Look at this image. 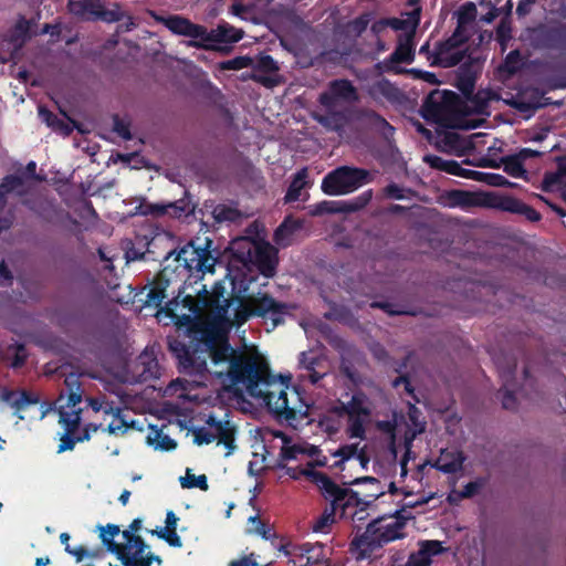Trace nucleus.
I'll return each instance as SVG.
<instances>
[{
  "label": "nucleus",
  "instance_id": "45",
  "mask_svg": "<svg viewBox=\"0 0 566 566\" xmlns=\"http://www.w3.org/2000/svg\"><path fill=\"white\" fill-rule=\"evenodd\" d=\"M496 41L500 43L502 51L506 49L507 43L512 39V27L511 21L507 18H503L495 30Z\"/></svg>",
  "mask_w": 566,
  "mask_h": 566
},
{
  "label": "nucleus",
  "instance_id": "59",
  "mask_svg": "<svg viewBox=\"0 0 566 566\" xmlns=\"http://www.w3.org/2000/svg\"><path fill=\"white\" fill-rule=\"evenodd\" d=\"M214 219L221 221H234L239 213L237 209L230 208L226 205H218L213 210Z\"/></svg>",
  "mask_w": 566,
  "mask_h": 566
},
{
  "label": "nucleus",
  "instance_id": "61",
  "mask_svg": "<svg viewBox=\"0 0 566 566\" xmlns=\"http://www.w3.org/2000/svg\"><path fill=\"white\" fill-rule=\"evenodd\" d=\"M419 546L426 552V554L432 558L446 552L442 543L437 539H424L419 542Z\"/></svg>",
  "mask_w": 566,
  "mask_h": 566
},
{
  "label": "nucleus",
  "instance_id": "20",
  "mask_svg": "<svg viewBox=\"0 0 566 566\" xmlns=\"http://www.w3.org/2000/svg\"><path fill=\"white\" fill-rule=\"evenodd\" d=\"M455 97V94L451 91H433L424 99L423 107L426 111V117H437L441 115L444 107L449 104L450 98Z\"/></svg>",
  "mask_w": 566,
  "mask_h": 566
},
{
  "label": "nucleus",
  "instance_id": "46",
  "mask_svg": "<svg viewBox=\"0 0 566 566\" xmlns=\"http://www.w3.org/2000/svg\"><path fill=\"white\" fill-rule=\"evenodd\" d=\"M153 563L161 566L163 558L159 555L145 551V553L135 554V557L128 562V566H151Z\"/></svg>",
  "mask_w": 566,
  "mask_h": 566
},
{
  "label": "nucleus",
  "instance_id": "8",
  "mask_svg": "<svg viewBox=\"0 0 566 566\" xmlns=\"http://www.w3.org/2000/svg\"><path fill=\"white\" fill-rule=\"evenodd\" d=\"M468 40L469 38L464 34L462 27L457 25L448 39L437 43L433 51V61H431L430 64L444 69L460 64L467 56L468 49H459L465 44Z\"/></svg>",
  "mask_w": 566,
  "mask_h": 566
},
{
  "label": "nucleus",
  "instance_id": "17",
  "mask_svg": "<svg viewBox=\"0 0 566 566\" xmlns=\"http://www.w3.org/2000/svg\"><path fill=\"white\" fill-rule=\"evenodd\" d=\"M30 188L25 184V178L18 175V172L4 176L0 180V206L7 205L8 195H15L17 197H24L29 193Z\"/></svg>",
  "mask_w": 566,
  "mask_h": 566
},
{
  "label": "nucleus",
  "instance_id": "38",
  "mask_svg": "<svg viewBox=\"0 0 566 566\" xmlns=\"http://www.w3.org/2000/svg\"><path fill=\"white\" fill-rule=\"evenodd\" d=\"M501 161L504 166V171L507 175L514 178H522L525 176L526 170L523 163L515 154L503 157Z\"/></svg>",
  "mask_w": 566,
  "mask_h": 566
},
{
  "label": "nucleus",
  "instance_id": "50",
  "mask_svg": "<svg viewBox=\"0 0 566 566\" xmlns=\"http://www.w3.org/2000/svg\"><path fill=\"white\" fill-rule=\"evenodd\" d=\"M495 98L496 95L493 91L480 90L473 95L471 101L474 104L476 111L479 113H483V111L489 106V103Z\"/></svg>",
  "mask_w": 566,
  "mask_h": 566
},
{
  "label": "nucleus",
  "instance_id": "40",
  "mask_svg": "<svg viewBox=\"0 0 566 566\" xmlns=\"http://www.w3.org/2000/svg\"><path fill=\"white\" fill-rule=\"evenodd\" d=\"M167 203L168 209L170 210L169 214L176 218H180L181 216H188L193 211V206H191L187 192H185L184 198Z\"/></svg>",
  "mask_w": 566,
  "mask_h": 566
},
{
  "label": "nucleus",
  "instance_id": "4",
  "mask_svg": "<svg viewBox=\"0 0 566 566\" xmlns=\"http://www.w3.org/2000/svg\"><path fill=\"white\" fill-rule=\"evenodd\" d=\"M165 27L175 34L191 38L190 46L198 49L212 48L209 43H237L243 38V31L222 23L208 32L207 28L192 23L180 15H170L164 21Z\"/></svg>",
  "mask_w": 566,
  "mask_h": 566
},
{
  "label": "nucleus",
  "instance_id": "36",
  "mask_svg": "<svg viewBox=\"0 0 566 566\" xmlns=\"http://www.w3.org/2000/svg\"><path fill=\"white\" fill-rule=\"evenodd\" d=\"M360 118L368 124L369 126L382 130L384 133L386 130L392 133L394 127L384 118L380 114H378L376 111L373 109H364L361 111Z\"/></svg>",
  "mask_w": 566,
  "mask_h": 566
},
{
  "label": "nucleus",
  "instance_id": "56",
  "mask_svg": "<svg viewBox=\"0 0 566 566\" xmlns=\"http://www.w3.org/2000/svg\"><path fill=\"white\" fill-rule=\"evenodd\" d=\"M99 538L106 549L109 552V542H115L114 537L120 533V528L116 524H107L106 526H99Z\"/></svg>",
  "mask_w": 566,
  "mask_h": 566
},
{
  "label": "nucleus",
  "instance_id": "15",
  "mask_svg": "<svg viewBox=\"0 0 566 566\" xmlns=\"http://www.w3.org/2000/svg\"><path fill=\"white\" fill-rule=\"evenodd\" d=\"M256 268L265 277L275 275L277 266V251L270 243H263L255 248L254 259Z\"/></svg>",
  "mask_w": 566,
  "mask_h": 566
},
{
  "label": "nucleus",
  "instance_id": "43",
  "mask_svg": "<svg viewBox=\"0 0 566 566\" xmlns=\"http://www.w3.org/2000/svg\"><path fill=\"white\" fill-rule=\"evenodd\" d=\"M357 452V443L340 446L335 452H333V457L339 458V460L336 461L333 467L343 470L344 462L355 457Z\"/></svg>",
  "mask_w": 566,
  "mask_h": 566
},
{
  "label": "nucleus",
  "instance_id": "5",
  "mask_svg": "<svg viewBox=\"0 0 566 566\" xmlns=\"http://www.w3.org/2000/svg\"><path fill=\"white\" fill-rule=\"evenodd\" d=\"M389 516L396 520L382 525L381 522L385 520V516L375 518L368 523L366 531L361 535L356 536L352 541V548L355 547L359 551L357 559H364L385 544L405 537L402 530L406 526V518L401 515V511H396Z\"/></svg>",
  "mask_w": 566,
  "mask_h": 566
},
{
  "label": "nucleus",
  "instance_id": "51",
  "mask_svg": "<svg viewBox=\"0 0 566 566\" xmlns=\"http://www.w3.org/2000/svg\"><path fill=\"white\" fill-rule=\"evenodd\" d=\"M65 552L72 556L75 557L76 562H82L84 557H92V558H101L103 555V552L101 548H96L94 551H88L86 547L80 545L75 548L71 547L70 545H66L64 548Z\"/></svg>",
  "mask_w": 566,
  "mask_h": 566
},
{
  "label": "nucleus",
  "instance_id": "19",
  "mask_svg": "<svg viewBox=\"0 0 566 566\" xmlns=\"http://www.w3.org/2000/svg\"><path fill=\"white\" fill-rule=\"evenodd\" d=\"M0 397L1 400L9 403L15 412L23 411L29 406L39 403V398L27 390L15 391L12 389H4Z\"/></svg>",
  "mask_w": 566,
  "mask_h": 566
},
{
  "label": "nucleus",
  "instance_id": "47",
  "mask_svg": "<svg viewBox=\"0 0 566 566\" xmlns=\"http://www.w3.org/2000/svg\"><path fill=\"white\" fill-rule=\"evenodd\" d=\"M124 14L118 4H114L112 9H106L101 2L96 21L101 20L104 22H118L123 19Z\"/></svg>",
  "mask_w": 566,
  "mask_h": 566
},
{
  "label": "nucleus",
  "instance_id": "22",
  "mask_svg": "<svg viewBox=\"0 0 566 566\" xmlns=\"http://www.w3.org/2000/svg\"><path fill=\"white\" fill-rule=\"evenodd\" d=\"M102 0H69V11L86 21H96Z\"/></svg>",
  "mask_w": 566,
  "mask_h": 566
},
{
  "label": "nucleus",
  "instance_id": "32",
  "mask_svg": "<svg viewBox=\"0 0 566 566\" xmlns=\"http://www.w3.org/2000/svg\"><path fill=\"white\" fill-rule=\"evenodd\" d=\"M315 119L326 129L340 133L346 125V116L343 112L328 111L324 115L315 116Z\"/></svg>",
  "mask_w": 566,
  "mask_h": 566
},
{
  "label": "nucleus",
  "instance_id": "31",
  "mask_svg": "<svg viewBox=\"0 0 566 566\" xmlns=\"http://www.w3.org/2000/svg\"><path fill=\"white\" fill-rule=\"evenodd\" d=\"M371 308H378L384 311L390 316L397 315H408V316H417L420 311L403 304H396L387 301H373L370 303Z\"/></svg>",
  "mask_w": 566,
  "mask_h": 566
},
{
  "label": "nucleus",
  "instance_id": "34",
  "mask_svg": "<svg viewBox=\"0 0 566 566\" xmlns=\"http://www.w3.org/2000/svg\"><path fill=\"white\" fill-rule=\"evenodd\" d=\"M307 175L306 168L300 169L294 175L284 197V201L286 203H291L300 199L301 192L306 186Z\"/></svg>",
  "mask_w": 566,
  "mask_h": 566
},
{
  "label": "nucleus",
  "instance_id": "1",
  "mask_svg": "<svg viewBox=\"0 0 566 566\" xmlns=\"http://www.w3.org/2000/svg\"><path fill=\"white\" fill-rule=\"evenodd\" d=\"M169 349L178 359L179 370L190 376L209 373L230 386L243 385L250 396L261 398L270 413L280 423L293 429L310 424L312 406L300 389L290 386L291 377L274 376L266 359L259 353L234 349L227 337L205 332L199 343L188 346L179 339L169 342Z\"/></svg>",
  "mask_w": 566,
  "mask_h": 566
},
{
  "label": "nucleus",
  "instance_id": "21",
  "mask_svg": "<svg viewBox=\"0 0 566 566\" xmlns=\"http://www.w3.org/2000/svg\"><path fill=\"white\" fill-rule=\"evenodd\" d=\"M227 291L222 282L214 283L206 305L211 307L218 315H227L232 305V296H226Z\"/></svg>",
  "mask_w": 566,
  "mask_h": 566
},
{
  "label": "nucleus",
  "instance_id": "57",
  "mask_svg": "<svg viewBox=\"0 0 566 566\" xmlns=\"http://www.w3.org/2000/svg\"><path fill=\"white\" fill-rule=\"evenodd\" d=\"M485 481L483 479H476L471 481L463 486V490L455 492L458 500L471 499L483 488Z\"/></svg>",
  "mask_w": 566,
  "mask_h": 566
},
{
  "label": "nucleus",
  "instance_id": "2",
  "mask_svg": "<svg viewBox=\"0 0 566 566\" xmlns=\"http://www.w3.org/2000/svg\"><path fill=\"white\" fill-rule=\"evenodd\" d=\"M302 474L310 479L319 489L324 499L329 502V506L324 510L313 525V531L316 533H326L335 522L337 513L344 517L347 515L348 509L356 507L361 503L358 492L340 488L324 472L305 469Z\"/></svg>",
  "mask_w": 566,
  "mask_h": 566
},
{
  "label": "nucleus",
  "instance_id": "25",
  "mask_svg": "<svg viewBox=\"0 0 566 566\" xmlns=\"http://www.w3.org/2000/svg\"><path fill=\"white\" fill-rule=\"evenodd\" d=\"M455 86L465 96L473 93L475 86V74L472 71L471 62H464L460 65L455 77Z\"/></svg>",
  "mask_w": 566,
  "mask_h": 566
},
{
  "label": "nucleus",
  "instance_id": "18",
  "mask_svg": "<svg viewBox=\"0 0 566 566\" xmlns=\"http://www.w3.org/2000/svg\"><path fill=\"white\" fill-rule=\"evenodd\" d=\"M464 461L465 457L462 451L442 450L432 467L442 473L453 474L462 470Z\"/></svg>",
  "mask_w": 566,
  "mask_h": 566
},
{
  "label": "nucleus",
  "instance_id": "33",
  "mask_svg": "<svg viewBox=\"0 0 566 566\" xmlns=\"http://www.w3.org/2000/svg\"><path fill=\"white\" fill-rule=\"evenodd\" d=\"M373 195V189H368L349 200L338 201L342 213H353L363 210L371 201Z\"/></svg>",
  "mask_w": 566,
  "mask_h": 566
},
{
  "label": "nucleus",
  "instance_id": "39",
  "mask_svg": "<svg viewBox=\"0 0 566 566\" xmlns=\"http://www.w3.org/2000/svg\"><path fill=\"white\" fill-rule=\"evenodd\" d=\"M180 484L184 489L198 488L201 491H208L209 489L207 476L205 474L197 476L191 473L190 469H187L186 475L180 478Z\"/></svg>",
  "mask_w": 566,
  "mask_h": 566
},
{
  "label": "nucleus",
  "instance_id": "12",
  "mask_svg": "<svg viewBox=\"0 0 566 566\" xmlns=\"http://www.w3.org/2000/svg\"><path fill=\"white\" fill-rule=\"evenodd\" d=\"M174 272L175 270L170 271L169 266H165L153 277L148 285L144 287V291L147 290L144 301L146 307L163 308L161 304L164 300L167 298V290L171 284L170 276Z\"/></svg>",
  "mask_w": 566,
  "mask_h": 566
},
{
  "label": "nucleus",
  "instance_id": "16",
  "mask_svg": "<svg viewBox=\"0 0 566 566\" xmlns=\"http://www.w3.org/2000/svg\"><path fill=\"white\" fill-rule=\"evenodd\" d=\"M543 91L537 87H527L520 92L510 105L521 113L534 114L541 108Z\"/></svg>",
  "mask_w": 566,
  "mask_h": 566
},
{
  "label": "nucleus",
  "instance_id": "35",
  "mask_svg": "<svg viewBox=\"0 0 566 566\" xmlns=\"http://www.w3.org/2000/svg\"><path fill=\"white\" fill-rule=\"evenodd\" d=\"M64 384L67 390L66 406L75 407L82 401V389L78 375L73 373L69 374L64 379Z\"/></svg>",
  "mask_w": 566,
  "mask_h": 566
},
{
  "label": "nucleus",
  "instance_id": "55",
  "mask_svg": "<svg viewBox=\"0 0 566 566\" xmlns=\"http://www.w3.org/2000/svg\"><path fill=\"white\" fill-rule=\"evenodd\" d=\"M140 213L144 216H155L160 217L164 214H169L170 210L168 209V203H142L139 206Z\"/></svg>",
  "mask_w": 566,
  "mask_h": 566
},
{
  "label": "nucleus",
  "instance_id": "23",
  "mask_svg": "<svg viewBox=\"0 0 566 566\" xmlns=\"http://www.w3.org/2000/svg\"><path fill=\"white\" fill-rule=\"evenodd\" d=\"M367 397L363 391L355 392L350 400L342 403L339 411L348 416V418H363L370 413L367 407Z\"/></svg>",
  "mask_w": 566,
  "mask_h": 566
},
{
  "label": "nucleus",
  "instance_id": "44",
  "mask_svg": "<svg viewBox=\"0 0 566 566\" xmlns=\"http://www.w3.org/2000/svg\"><path fill=\"white\" fill-rule=\"evenodd\" d=\"M59 422L64 426L65 432L75 433L80 426V413L78 412H69L63 409L59 411Z\"/></svg>",
  "mask_w": 566,
  "mask_h": 566
},
{
  "label": "nucleus",
  "instance_id": "9",
  "mask_svg": "<svg viewBox=\"0 0 566 566\" xmlns=\"http://www.w3.org/2000/svg\"><path fill=\"white\" fill-rule=\"evenodd\" d=\"M287 311L285 303L276 301L273 296L264 293L256 296H249L242 304V313L244 318L263 317L270 318L273 326H277L284 322L283 315Z\"/></svg>",
  "mask_w": 566,
  "mask_h": 566
},
{
  "label": "nucleus",
  "instance_id": "63",
  "mask_svg": "<svg viewBox=\"0 0 566 566\" xmlns=\"http://www.w3.org/2000/svg\"><path fill=\"white\" fill-rule=\"evenodd\" d=\"M113 130L125 140L133 138L129 123L122 119L118 115L113 116Z\"/></svg>",
  "mask_w": 566,
  "mask_h": 566
},
{
  "label": "nucleus",
  "instance_id": "54",
  "mask_svg": "<svg viewBox=\"0 0 566 566\" xmlns=\"http://www.w3.org/2000/svg\"><path fill=\"white\" fill-rule=\"evenodd\" d=\"M156 241H157V239H153L151 241L146 242L145 243L147 245L146 250L136 248L135 245H132V247L127 248V250L125 252V256H126L127 262L144 260L146 253H151L153 252L150 250V248L156 244Z\"/></svg>",
  "mask_w": 566,
  "mask_h": 566
},
{
  "label": "nucleus",
  "instance_id": "7",
  "mask_svg": "<svg viewBox=\"0 0 566 566\" xmlns=\"http://www.w3.org/2000/svg\"><path fill=\"white\" fill-rule=\"evenodd\" d=\"M211 244L212 241L209 239H207L205 247H195L193 243H189L177 253L175 250L168 251L165 255V260L175 255V261L178 263L176 269L182 266L188 273L200 274L198 277L202 279L206 273L214 272V266L219 259L213 254Z\"/></svg>",
  "mask_w": 566,
  "mask_h": 566
},
{
  "label": "nucleus",
  "instance_id": "30",
  "mask_svg": "<svg viewBox=\"0 0 566 566\" xmlns=\"http://www.w3.org/2000/svg\"><path fill=\"white\" fill-rule=\"evenodd\" d=\"M328 88L338 99L346 102H355L358 99L357 91L349 80H334L329 83Z\"/></svg>",
  "mask_w": 566,
  "mask_h": 566
},
{
  "label": "nucleus",
  "instance_id": "62",
  "mask_svg": "<svg viewBox=\"0 0 566 566\" xmlns=\"http://www.w3.org/2000/svg\"><path fill=\"white\" fill-rule=\"evenodd\" d=\"M476 7L473 2H465L459 10L458 25L471 22L475 19Z\"/></svg>",
  "mask_w": 566,
  "mask_h": 566
},
{
  "label": "nucleus",
  "instance_id": "24",
  "mask_svg": "<svg viewBox=\"0 0 566 566\" xmlns=\"http://www.w3.org/2000/svg\"><path fill=\"white\" fill-rule=\"evenodd\" d=\"M179 304H181L182 307L188 310L191 314H197L200 310L198 301L190 294L184 295V290L181 287L178 289V294L166 303V314L174 317L175 311Z\"/></svg>",
  "mask_w": 566,
  "mask_h": 566
},
{
  "label": "nucleus",
  "instance_id": "42",
  "mask_svg": "<svg viewBox=\"0 0 566 566\" xmlns=\"http://www.w3.org/2000/svg\"><path fill=\"white\" fill-rule=\"evenodd\" d=\"M235 426L231 422L226 429L220 431L219 434H216L218 444H223L228 449L227 455L231 454L235 449Z\"/></svg>",
  "mask_w": 566,
  "mask_h": 566
},
{
  "label": "nucleus",
  "instance_id": "29",
  "mask_svg": "<svg viewBox=\"0 0 566 566\" xmlns=\"http://www.w3.org/2000/svg\"><path fill=\"white\" fill-rule=\"evenodd\" d=\"M301 228V222L291 217H286L274 232V241L276 244L285 247L289 244L291 237Z\"/></svg>",
  "mask_w": 566,
  "mask_h": 566
},
{
  "label": "nucleus",
  "instance_id": "27",
  "mask_svg": "<svg viewBox=\"0 0 566 566\" xmlns=\"http://www.w3.org/2000/svg\"><path fill=\"white\" fill-rule=\"evenodd\" d=\"M39 117L48 125V127L63 136H69L73 132V127L69 123L57 117V115L52 113L45 106H39Z\"/></svg>",
  "mask_w": 566,
  "mask_h": 566
},
{
  "label": "nucleus",
  "instance_id": "48",
  "mask_svg": "<svg viewBox=\"0 0 566 566\" xmlns=\"http://www.w3.org/2000/svg\"><path fill=\"white\" fill-rule=\"evenodd\" d=\"M382 196L387 199H394V200H402L406 198V193L408 195H415V191L410 188H402L399 185L395 182L388 184L385 188L381 190Z\"/></svg>",
  "mask_w": 566,
  "mask_h": 566
},
{
  "label": "nucleus",
  "instance_id": "52",
  "mask_svg": "<svg viewBox=\"0 0 566 566\" xmlns=\"http://www.w3.org/2000/svg\"><path fill=\"white\" fill-rule=\"evenodd\" d=\"M254 70L262 73H274L279 71V66L271 55L261 54L255 61Z\"/></svg>",
  "mask_w": 566,
  "mask_h": 566
},
{
  "label": "nucleus",
  "instance_id": "6",
  "mask_svg": "<svg viewBox=\"0 0 566 566\" xmlns=\"http://www.w3.org/2000/svg\"><path fill=\"white\" fill-rule=\"evenodd\" d=\"M373 180L374 176L368 169L344 165L324 176L321 189L327 196H344L358 190Z\"/></svg>",
  "mask_w": 566,
  "mask_h": 566
},
{
  "label": "nucleus",
  "instance_id": "53",
  "mask_svg": "<svg viewBox=\"0 0 566 566\" xmlns=\"http://www.w3.org/2000/svg\"><path fill=\"white\" fill-rule=\"evenodd\" d=\"M149 443L161 451H171L177 447V442L163 431H156L154 440L149 439Z\"/></svg>",
  "mask_w": 566,
  "mask_h": 566
},
{
  "label": "nucleus",
  "instance_id": "41",
  "mask_svg": "<svg viewBox=\"0 0 566 566\" xmlns=\"http://www.w3.org/2000/svg\"><path fill=\"white\" fill-rule=\"evenodd\" d=\"M370 22V18L368 13H364L356 19L347 22L345 24V32L348 35L360 36L367 29Z\"/></svg>",
  "mask_w": 566,
  "mask_h": 566
},
{
  "label": "nucleus",
  "instance_id": "58",
  "mask_svg": "<svg viewBox=\"0 0 566 566\" xmlns=\"http://www.w3.org/2000/svg\"><path fill=\"white\" fill-rule=\"evenodd\" d=\"M312 216H322L325 213H342L338 201H321L314 206L311 211Z\"/></svg>",
  "mask_w": 566,
  "mask_h": 566
},
{
  "label": "nucleus",
  "instance_id": "37",
  "mask_svg": "<svg viewBox=\"0 0 566 566\" xmlns=\"http://www.w3.org/2000/svg\"><path fill=\"white\" fill-rule=\"evenodd\" d=\"M111 415L113 416V419L107 426V431L111 434H115V436L124 434L127 432V430L129 428L133 427V422H128L125 419L120 408L114 407V411Z\"/></svg>",
  "mask_w": 566,
  "mask_h": 566
},
{
  "label": "nucleus",
  "instance_id": "26",
  "mask_svg": "<svg viewBox=\"0 0 566 566\" xmlns=\"http://www.w3.org/2000/svg\"><path fill=\"white\" fill-rule=\"evenodd\" d=\"M370 94L375 98L382 97L390 103L399 102L402 96L401 91L396 85H394L392 83L385 78L376 82L371 86Z\"/></svg>",
  "mask_w": 566,
  "mask_h": 566
},
{
  "label": "nucleus",
  "instance_id": "14",
  "mask_svg": "<svg viewBox=\"0 0 566 566\" xmlns=\"http://www.w3.org/2000/svg\"><path fill=\"white\" fill-rule=\"evenodd\" d=\"M413 31L406 35L402 41H399L395 51L385 59L380 64L381 67L386 72H395L401 73V70H397L395 64L398 63H412L415 60V43H413Z\"/></svg>",
  "mask_w": 566,
  "mask_h": 566
},
{
  "label": "nucleus",
  "instance_id": "3",
  "mask_svg": "<svg viewBox=\"0 0 566 566\" xmlns=\"http://www.w3.org/2000/svg\"><path fill=\"white\" fill-rule=\"evenodd\" d=\"M447 199L449 207L461 208L465 211L478 207L493 208L524 216L531 222H537L542 219V214L537 210L512 196L454 189L447 192Z\"/></svg>",
  "mask_w": 566,
  "mask_h": 566
},
{
  "label": "nucleus",
  "instance_id": "10",
  "mask_svg": "<svg viewBox=\"0 0 566 566\" xmlns=\"http://www.w3.org/2000/svg\"><path fill=\"white\" fill-rule=\"evenodd\" d=\"M534 41L541 49L566 51V22L537 27L534 30Z\"/></svg>",
  "mask_w": 566,
  "mask_h": 566
},
{
  "label": "nucleus",
  "instance_id": "11",
  "mask_svg": "<svg viewBox=\"0 0 566 566\" xmlns=\"http://www.w3.org/2000/svg\"><path fill=\"white\" fill-rule=\"evenodd\" d=\"M499 376L502 380V386L499 390L501 395L502 407L506 410L517 409V399L515 397V382H516V361L510 360L505 364L496 361Z\"/></svg>",
  "mask_w": 566,
  "mask_h": 566
},
{
  "label": "nucleus",
  "instance_id": "49",
  "mask_svg": "<svg viewBox=\"0 0 566 566\" xmlns=\"http://www.w3.org/2000/svg\"><path fill=\"white\" fill-rule=\"evenodd\" d=\"M360 483L369 484L371 486L370 491L365 493V496H367V497H371V499L376 500L384 494V491L381 490V486H380V481L374 476H361V478H357L353 482H350V484H360Z\"/></svg>",
  "mask_w": 566,
  "mask_h": 566
},
{
  "label": "nucleus",
  "instance_id": "13",
  "mask_svg": "<svg viewBox=\"0 0 566 566\" xmlns=\"http://www.w3.org/2000/svg\"><path fill=\"white\" fill-rule=\"evenodd\" d=\"M125 543L109 542V553L114 554L117 559H123L125 564L135 557V554L145 553L148 545L140 535L134 534L129 528L122 532Z\"/></svg>",
  "mask_w": 566,
  "mask_h": 566
},
{
  "label": "nucleus",
  "instance_id": "28",
  "mask_svg": "<svg viewBox=\"0 0 566 566\" xmlns=\"http://www.w3.org/2000/svg\"><path fill=\"white\" fill-rule=\"evenodd\" d=\"M426 163L433 169L447 172L449 175L461 177L463 175V167L460 163L453 159H444L440 156L429 155L426 157Z\"/></svg>",
  "mask_w": 566,
  "mask_h": 566
},
{
  "label": "nucleus",
  "instance_id": "60",
  "mask_svg": "<svg viewBox=\"0 0 566 566\" xmlns=\"http://www.w3.org/2000/svg\"><path fill=\"white\" fill-rule=\"evenodd\" d=\"M153 535L166 541L172 547H181L182 541L180 536L177 534V530L164 531V530H154L151 531Z\"/></svg>",
  "mask_w": 566,
  "mask_h": 566
},
{
  "label": "nucleus",
  "instance_id": "64",
  "mask_svg": "<svg viewBox=\"0 0 566 566\" xmlns=\"http://www.w3.org/2000/svg\"><path fill=\"white\" fill-rule=\"evenodd\" d=\"M431 558L426 554L422 547L419 546L417 552L409 555L406 566H429Z\"/></svg>",
  "mask_w": 566,
  "mask_h": 566
}]
</instances>
